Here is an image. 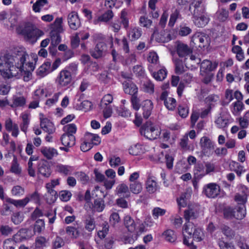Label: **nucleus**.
Wrapping results in <instances>:
<instances>
[{
    "label": "nucleus",
    "mask_w": 249,
    "mask_h": 249,
    "mask_svg": "<svg viewBox=\"0 0 249 249\" xmlns=\"http://www.w3.org/2000/svg\"><path fill=\"white\" fill-rule=\"evenodd\" d=\"M194 24L198 27H203L209 21V18L204 12V13L198 14L197 15H192Z\"/></svg>",
    "instance_id": "15"
},
{
    "label": "nucleus",
    "mask_w": 249,
    "mask_h": 249,
    "mask_svg": "<svg viewBox=\"0 0 249 249\" xmlns=\"http://www.w3.org/2000/svg\"><path fill=\"white\" fill-rule=\"evenodd\" d=\"M152 36L155 38L156 40L160 43H166L172 39V36L169 31L162 30L160 32L156 30L152 34Z\"/></svg>",
    "instance_id": "12"
},
{
    "label": "nucleus",
    "mask_w": 249,
    "mask_h": 249,
    "mask_svg": "<svg viewBox=\"0 0 249 249\" xmlns=\"http://www.w3.org/2000/svg\"><path fill=\"white\" fill-rule=\"evenodd\" d=\"M175 72L178 74L183 73L185 70L182 61L178 59L175 61Z\"/></svg>",
    "instance_id": "56"
},
{
    "label": "nucleus",
    "mask_w": 249,
    "mask_h": 249,
    "mask_svg": "<svg viewBox=\"0 0 249 249\" xmlns=\"http://www.w3.org/2000/svg\"><path fill=\"white\" fill-rule=\"evenodd\" d=\"M26 103V98L23 96L14 95L12 98V103L10 106L12 108L23 107Z\"/></svg>",
    "instance_id": "23"
},
{
    "label": "nucleus",
    "mask_w": 249,
    "mask_h": 249,
    "mask_svg": "<svg viewBox=\"0 0 249 249\" xmlns=\"http://www.w3.org/2000/svg\"><path fill=\"white\" fill-rule=\"evenodd\" d=\"M205 172V166L203 163L198 162L196 164L194 169L195 176H196L199 178H201L206 175Z\"/></svg>",
    "instance_id": "33"
},
{
    "label": "nucleus",
    "mask_w": 249,
    "mask_h": 249,
    "mask_svg": "<svg viewBox=\"0 0 249 249\" xmlns=\"http://www.w3.org/2000/svg\"><path fill=\"white\" fill-rule=\"evenodd\" d=\"M47 193L45 194V198L47 203L52 204L54 203L58 196L57 193L53 189H46Z\"/></svg>",
    "instance_id": "29"
},
{
    "label": "nucleus",
    "mask_w": 249,
    "mask_h": 249,
    "mask_svg": "<svg viewBox=\"0 0 249 249\" xmlns=\"http://www.w3.org/2000/svg\"><path fill=\"white\" fill-rule=\"evenodd\" d=\"M95 227L94 219L91 216H89L85 220V228L89 231H92Z\"/></svg>",
    "instance_id": "50"
},
{
    "label": "nucleus",
    "mask_w": 249,
    "mask_h": 249,
    "mask_svg": "<svg viewBox=\"0 0 249 249\" xmlns=\"http://www.w3.org/2000/svg\"><path fill=\"white\" fill-rule=\"evenodd\" d=\"M40 125L41 128L49 134L53 133L55 128L52 122L46 118L40 117Z\"/></svg>",
    "instance_id": "20"
},
{
    "label": "nucleus",
    "mask_w": 249,
    "mask_h": 249,
    "mask_svg": "<svg viewBox=\"0 0 249 249\" xmlns=\"http://www.w3.org/2000/svg\"><path fill=\"white\" fill-rule=\"evenodd\" d=\"M68 22L70 28L76 30L81 26V22L77 13L72 11L68 16Z\"/></svg>",
    "instance_id": "14"
},
{
    "label": "nucleus",
    "mask_w": 249,
    "mask_h": 249,
    "mask_svg": "<svg viewBox=\"0 0 249 249\" xmlns=\"http://www.w3.org/2000/svg\"><path fill=\"white\" fill-rule=\"evenodd\" d=\"M189 194L187 193H184L181 195L180 197L177 199V202L179 208L185 207L187 204V199Z\"/></svg>",
    "instance_id": "48"
},
{
    "label": "nucleus",
    "mask_w": 249,
    "mask_h": 249,
    "mask_svg": "<svg viewBox=\"0 0 249 249\" xmlns=\"http://www.w3.org/2000/svg\"><path fill=\"white\" fill-rule=\"evenodd\" d=\"M192 41L195 44L198 45L200 48H204L210 43V38L208 35L202 32H197L193 35Z\"/></svg>",
    "instance_id": "8"
},
{
    "label": "nucleus",
    "mask_w": 249,
    "mask_h": 249,
    "mask_svg": "<svg viewBox=\"0 0 249 249\" xmlns=\"http://www.w3.org/2000/svg\"><path fill=\"white\" fill-rule=\"evenodd\" d=\"M120 20L121 23L123 25L124 28L127 29L129 27V18L128 13L125 9L123 10L121 12Z\"/></svg>",
    "instance_id": "42"
},
{
    "label": "nucleus",
    "mask_w": 249,
    "mask_h": 249,
    "mask_svg": "<svg viewBox=\"0 0 249 249\" xmlns=\"http://www.w3.org/2000/svg\"><path fill=\"white\" fill-rule=\"evenodd\" d=\"M246 214V207L244 204H240L234 209L228 208L224 210V215L227 218H235L237 219H242Z\"/></svg>",
    "instance_id": "4"
},
{
    "label": "nucleus",
    "mask_w": 249,
    "mask_h": 249,
    "mask_svg": "<svg viewBox=\"0 0 249 249\" xmlns=\"http://www.w3.org/2000/svg\"><path fill=\"white\" fill-rule=\"evenodd\" d=\"M27 54L23 48H16L12 54H6L0 57V73L4 78L19 77L22 71L23 64Z\"/></svg>",
    "instance_id": "1"
},
{
    "label": "nucleus",
    "mask_w": 249,
    "mask_h": 249,
    "mask_svg": "<svg viewBox=\"0 0 249 249\" xmlns=\"http://www.w3.org/2000/svg\"><path fill=\"white\" fill-rule=\"evenodd\" d=\"M218 19L222 22L226 21L229 17V11L226 9H219L216 13Z\"/></svg>",
    "instance_id": "46"
},
{
    "label": "nucleus",
    "mask_w": 249,
    "mask_h": 249,
    "mask_svg": "<svg viewBox=\"0 0 249 249\" xmlns=\"http://www.w3.org/2000/svg\"><path fill=\"white\" fill-rule=\"evenodd\" d=\"M16 31L18 34L28 39H37L44 34L43 31L31 22L26 23L23 26H18Z\"/></svg>",
    "instance_id": "2"
},
{
    "label": "nucleus",
    "mask_w": 249,
    "mask_h": 249,
    "mask_svg": "<svg viewBox=\"0 0 249 249\" xmlns=\"http://www.w3.org/2000/svg\"><path fill=\"white\" fill-rule=\"evenodd\" d=\"M93 208L94 210L98 212H102L104 208V201L101 198H98L94 200Z\"/></svg>",
    "instance_id": "53"
},
{
    "label": "nucleus",
    "mask_w": 249,
    "mask_h": 249,
    "mask_svg": "<svg viewBox=\"0 0 249 249\" xmlns=\"http://www.w3.org/2000/svg\"><path fill=\"white\" fill-rule=\"evenodd\" d=\"M116 192L118 195L124 198H129L130 196V192L129 190L128 186L124 183L121 184L118 186L116 189Z\"/></svg>",
    "instance_id": "27"
},
{
    "label": "nucleus",
    "mask_w": 249,
    "mask_h": 249,
    "mask_svg": "<svg viewBox=\"0 0 249 249\" xmlns=\"http://www.w3.org/2000/svg\"><path fill=\"white\" fill-rule=\"evenodd\" d=\"M124 224L129 232H133L135 231L136 223L130 216L126 215L124 217Z\"/></svg>",
    "instance_id": "30"
},
{
    "label": "nucleus",
    "mask_w": 249,
    "mask_h": 249,
    "mask_svg": "<svg viewBox=\"0 0 249 249\" xmlns=\"http://www.w3.org/2000/svg\"><path fill=\"white\" fill-rule=\"evenodd\" d=\"M40 152L48 160H52L58 155L57 150L54 148L51 147H42L40 148Z\"/></svg>",
    "instance_id": "19"
},
{
    "label": "nucleus",
    "mask_w": 249,
    "mask_h": 249,
    "mask_svg": "<svg viewBox=\"0 0 249 249\" xmlns=\"http://www.w3.org/2000/svg\"><path fill=\"white\" fill-rule=\"evenodd\" d=\"M176 50L179 57L186 58V57L193 53V48L187 44L178 41L176 42Z\"/></svg>",
    "instance_id": "6"
},
{
    "label": "nucleus",
    "mask_w": 249,
    "mask_h": 249,
    "mask_svg": "<svg viewBox=\"0 0 249 249\" xmlns=\"http://www.w3.org/2000/svg\"><path fill=\"white\" fill-rule=\"evenodd\" d=\"M10 171L16 175H19L21 173V169L19 167V164L18 163L16 158H14L12 161Z\"/></svg>",
    "instance_id": "54"
},
{
    "label": "nucleus",
    "mask_w": 249,
    "mask_h": 249,
    "mask_svg": "<svg viewBox=\"0 0 249 249\" xmlns=\"http://www.w3.org/2000/svg\"><path fill=\"white\" fill-rule=\"evenodd\" d=\"M181 18V16L180 14L179 11H178L177 9L175 10L174 12H173L170 15L168 25L170 27L174 26L177 20Z\"/></svg>",
    "instance_id": "47"
},
{
    "label": "nucleus",
    "mask_w": 249,
    "mask_h": 249,
    "mask_svg": "<svg viewBox=\"0 0 249 249\" xmlns=\"http://www.w3.org/2000/svg\"><path fill=\"white\" fill-rule=\"evenodd\" d=\"M142 89L144 92L152 94L154 92V85L152 81L148 80L143 82Z\"/></svg>",
    "instance_id": "43"
},
{
    "label": "nucleus",
    "mask_w": 249,
    "mask_h": 249,
    "mask_svg": "<svg viewBox=\"0 0 249 249\" xmlns=\"http://www.w3.org/2000/svg\"><path fill=\"white\" fill-rule=\"evenodd\" d=\"M232 52L236 54V58L240 61L244 59V53L242 48L238 45H235L232 48Z\"/></svg>",
    "instance_id": "41"
},
{
    "label": "nucleus",
    "mask_w": 249,
    "mask_h": 249,
    "mask_svg": "<svg viewBox=\"0 0 249 249\" xmlns=\"http://www.w3.org/2000/svg\"><path fill=\"white\" fill-rule=\"evenodd\" d=\"M221 231L223 234L229 239H232L235 236L234 231L228 226H222Z\"/></svg>",
    "instance_id": "39"
},
{
    "label": "nucleus",
    "mask_w": 249,
    "mask_h": 249,
    "mask_svg": "<svg viewBox=\"0 0 249 249\" xmlns=\"http://www.w3.org/2000/svg\"><path fill=\"white\" fill-rule=\"evenodd\" d=\"M197 230L196 226L190 221L187 222L184 226L183 228V243L187 245H189L193 243V241H192L191 243H189V239L191 238L192 235L194 234V232L196 231Z\"/></svg>",
    "instance_id": "9"
},
{
    "label": "nucleus",
    "mask_w": 249,
    "mask_h": 249,
    "mask_svg": "<svg viewBox=\"0 0 249 249\" xmlns=\"http://www.w3.org/2000/svg\"><path fill=\"white\" fill-rule=\"evenodd\" d=\"M158 59L159 57L156 53L151 52L149 53L147 57V60L150 63V65H152L153 69H154L155 66L156 67H158Z\"/></svg>",
    "instance_id": "45"
},
{
    "label": "nucleus",
    "mask_w": 249,
    "mask_h": 249,
    "mask_svg": "<svg viewBox=\"0 0 249 249\" xmlns=\"http://www.w3.org/2000/svg\"><path fill=\"white\" fill-rule=\"evenodd\" d=\"M189 10L192 15L204 13L205 10L203 0H194L190 5Z\"/></svg>",
    "instance_id": "13"
},
{
    "label": "nucleus",
    "mask_w": 249,
    "mask_h": 249,
    "mask_svg": "<svg viewBox=\"0 0 249 249\" xmlns=\"http://www.w3.org/2000/svg\"><path fill=\"white\" fill-rule=\"evenodd\" d=\"M21 117L22 123L20 124V129L22 131L26 132L30 122L29 115L28 114H23Z\"/></svg>",
    "instance_id": "52"
},
{
    "label": "nucleus",
    "mask_w": 249,
    "mask_h": 249,
    "mask_svg": "<svg viewBox=\"0 0 249 249\" xmlns=\"http://www.w3.org/2000/svg\"><path fill=\"white\" fill-rule=\"evenodd\" d=\"M162 235L166 241L171 243L174 242L177 239L175 232L171 230H166L163 233Z\"/></svg>",
    "instance_id": "40"
},
{
    "label": "nucleus",
    "mask_w": 249,
    "mask_h": 249,
    "mask_svg": "<svg viewBox=\"0 0 249 249\" xmlns=\"http://www.w3.org/2000/svg\"><path fill=\"white\" fill-rule=\"evenodd\" d=\"M63 22L62 18H57L54 22L51 24V31H55L57 32H62L63 31L62 23Z\"/></svg>",
    "instance_id": "35"
},
{
    "label": "nucleus",
    "mask_w": 249,
    "mask_h": 249,
    "mask_svg": "<svg viewBox=\"0 0 249 249\" xmlns=\"http://www.w3.org/2000/svg\"><path fill=\"white\" fill-rule=\"evenodd\" d=\"M72 77L70 71L66 70H62L57 76L56 82L61 87L69 85L71 81Z\"/></svg>",
    "instance_id": "10"
},
{
    "label": "nucleus",
    "mask_w": 249,
    "mask_h": 249,
    "mask_svg": "<svg viewBox=\"0 0 249 249\" xmlns=\"http://www.w3.org/2000/svg\"><path fill=\"white\" fill-rule=\"evenodd\" d=\"M61 33L55 31H51L50 33L51 39V45L53 48H55L61 42V37L59 35Z\"/></svg>",
    "instance_id": "34"
},
{
    "label": "nucleus",
    "mask_w": 249,
    "mask_h": 249,
    "mask_svg": "<svg viewBox=\"0 0 249 249\" xmlns=\"http://www.w3.org/2000/svg\"><path fill=\"white\" fill-rule=\"evenodd\" d=\"M107 46L105 43L100 42L96 44L95 48L90 51L91 55L94 58L98 59L106 55Z\"/></svg>",
    "instance_id": "11"
},
{
    "label": "nucleus",
    "mask_w": 249,
    "mask_h": 249,
    "mask_svg": "<svg viewBox=\"0 0 249 249\" xmlns=\"http://www.w3.org/2000/svg\"><path fill=\"white\" fill-rule=\"evenodd\" d=\"M218 63L214 62L213 63L208 60H204L201 63L200 66V70L201 71L207 72L214 70L217 67Z\"/></svg>",
    "instance_id": "22"
},
{
    "label": "nucleus",
    "mask_w": 249,
    "mask_h": 249,
    "mask_svg": "<svg viewBox=\"0 0 249 249\" xmlns=\"http://www.w3.org/2000/svg\"><path fill=\"white\" fill-rule=\"evenodd\" d=\"M124 90L125 93L131 95H136L138 92L137 86L130 80L125 81L123 83Z\"/></svg>",
    "instance_id": "17"
},
{
    "label": "nucleus",
    "mask_w": 249,
    "mask_h": 249,
    "mask_svg": "<svg viewBox=\"0 0 249 249\" xmlns=\"http://www.w3.org/2000/svg\"><path fill=\"white\" fill-rule=\"evenodd\" d=\"M146 189L147 191L150 194L155 193L159 189V186L155 178L149 177L147 178L146 182Z\"/></svg>",
    "instance_id": "21"
},
{
    "label": "nucleus",
    "mask_w": 249,
    "mask_h": 249,
    "mask_svg": "<svg viewBox=\"0 0 249 249\" xmlns=\"http://www.w3.org/2000/svg\"><path fill=\"white\" fill-rule=\"evenodd\" d=\"M51 63L47 61L43 64L37 70L36 73L41 77L46 76L52 71L51 70Z\"/></svg>",
    "instance_id": "26"
},
{
    "label": "nucleus",
    "mask_w": 249,
    "mask_h": 249,
    "mask_svg": "<svg viewBox=\"0 0 249 249\" xmlns=\"http://www.w3.org/2000/svg\"><path fill=\"white\" fill-rule=\"evenodd\" d=\"M200 146L202 153L207 156L211 155L214 149V143L208 137L204 136L200 139Z\"/></svg>",
    "instance_id": "5"
},
{
    "label": "nucleus",
    "mask_w": 249,
    "mask_h": 249,
    "mask_svg": "<svg viewBox=\"0 0 249 249\" xmlns=\"http://www.w3.org/2000/svg\"><path fill=\"white\" fill-rule=\"evenodd\" d=\"M23 220V214L19 212L14 213L11 217V220L16 225L19 224Z\"/></svg>",
    "instance_id": "63"
},
{
    "label": "nucleus",
    "mask_w": 249,
    "mask_h": 249,
    "mask_svg": "<svg viewBox=\"0 0 249 249\" xmlns=\"http://www.w3.org/2000/svg\"><path fill=\"white\" fill-rule=\"evenodd\" d=\"M148 69L151 72L153 77L157 81H161L166 77L167 71L165 68L159 70L157 72L154 71L152 65H149Z\"/></svg>",
    "instance_id": "18"
},
{
    "label": "nucleus",
    "mask_w": 249,
    "mask_h": 249,
    "mask_svg": "<svg viewBox=\"0 0 249 249\" xmlns=\"http://www.w3.org/2000/svg\"><path fill=\"white\" fill-rule=\"evenodd\" d=\"M220 249H235L234 245L232 243L224 242L222 240H219L218 242Z\"/></svg>",
    "instance_id": "64"
},
{
    "label": "nucleus",
    "mask_w": 249,
    "mask_h": 249,
    "mask_svg": "<svg viewBox=\"0 0 249 249\" xmlns=\"http://www.w3.org/2000/svg\"><path fill=\"white\" fill-rule=\"evenodd\" d=\"M115 42L117 43L118 44L121 45L124 51L126 53H128L129 52V49L128 43L127 39L125 37H124L121 41H120L118 38H116L115 40Z\"/></svg>",
    "instance_id": "57"
},
{
    "label": "nucleus",
    "mask_w": 249,
    "mask_h": 249,
    "mask_svg": "<svg viewBox=\"0 0 249 249\" xmlns=\"http://www.w3.org/2000/svg\"><path fill=\"white\" fill-rule=\"evenodd\" d=\"M164 105L168 110H173L176 107V100L172 97H169L167 99Z\"/></svg>",
    "instance_id": "62"
},
{
    "label": "nucleus",
    "mask_w": 249,
    "mask_h": 249,
    "mask_svg": "<svg viewBox=\"0 0 249 249\" xmlns=\"http://www.w3.org/2000/svg\"><path fill=\"white\" fill-rule=\"evenodd\" d=\"M153 108V105L151 100H146L143 102L142 109L143 110V116L144 118L147 119L150 116Z\"/></svg>",
    "instance_id": "25"
},
{
    "label": "nucleus",
    "mask_w": 249,
    "mask_h": 249,
    "mask_svg": "<svg viewBox=\"0 0 249 249\" xmlns=\"http://www.w3.org/2000/svg\"><path fill=\"white\" fill-rule=\"evenodd\" d=\"M61 94L60 92H58L54 94L53 96L51 98L47 99L46 101L45 104L48 107H51L57 103L58 100L60 95Z\"/></svg>",
    "instance_id": "58"
},
{
    "label": "nucleus",
    "mask_w": 249,
    "mask_h": 249,
    "mask_svg": "<svg viewBox=\"0 0 249 249\" xmlns=\"http://www.w3.org/2000/svg\"><path fill=\"white\" fill-rule=\"evenodd\" d=\"M215 124L219 128L226 127L229 123V120L226 118L220 116L215 121Z\"/></svg>",
    "instance_id": "60"
},
{
    "label": "nucleus",
    "mask_w": 249,
    "mask_h": 249,
    "mask_svg": "<svg viewBox=\"0 0 249 249\" xmlns=\"http://www.w3.org/2000/svg\"><path fill=\"white\" fill-rule=\"evenodd\" d=\"M142 135L149 140H155L160 135V131L151 122L147 121L140 129Z\"/></svg>",
    "instance_id": "3"
},
{
    "label": "nucleus",
    "mask_w": 249,
    "mask_h": 249,
    "mask_svg": "<svg viewBox=\"0 0 249 249\" xmlns=\"http://www.w3.org/2000/svg\"><path fill=\"white\" fill-rule=\"evenodd\" d=\"M184 213V218L187 222L196 219L198 216V207L196 205L189 206Z\"/></svg>",
    "instance_id": "16"
},
{
    "label": "nucleus",
    "mask_w": 249,
    "mask_h": 249,
    "mask_svg": "<svg viewBox=\"0 0 249 249\" xmlns=\"http://www.w3.org/2000/svg\"><path fill=\"white\" fill-rule=\"evenodd\" d=\"M179 145L181 148L184 150L186 151L190 150L191 149L190 145L189 143V139L188 134L185 135L180 139Z\"/></svg>",
    "instance_id": "51"
},
{
    "label": "nucleus",
    "mask_w": 249,
    "mask_h": 249,
    "mask_svg": "<svg viewBox=\"0 0 249 249\" xmlns=\"http://www.w3.org/2000/svg\"><path fill=\"white\" fill-rule=\"evenodd\" d=\"M28 230L26 229H22L18 231V232L14 236V238L15 240H24L26 239L28 237V236L26 235Z\"/></svg>",
    "instance_id": "59"
},
{
    "label": "nucleus",
    "mask_w": 249,
    "mask_h": 249,
    "mask_svg": "<svg viewBox=\"0 0 249 249\" xmlns=\"http://www.w3.org/2000/svg\"><path fill=\"white\" fill-rule=\"evenodd\" d=\"M56 170L58 173L66 176L71 174L73 168L70 165L59 164L56 165Z\"/></svg>",
    "instance_id": "31"
},
{
    "label": "nucleus",
    "mask_w": 249,
    "mask_h": 249,
    "mask_svg": "<svg viewBox=\"0 0 249 249\" xmlns=\"http://www.w3.org/2000/svg\"><path fill=\"white\" fill-rule=\"evenodd\" d=\"M114 16V14L110 9H108L102 16L99 17L98 20L100 21L107 22L112 19Z\"/></svg>",
    "instance_id": "49"
},
{
    "label": "nucleus",
    "mask_w": 249,
    "mask_h": 249,
    "mask_svg": "<svg viewBox=\"0 0 249 249\" xmlns=\"http://www.w3.org/2000/svg\"><path fill=\"white\" fill-rule=\"evenodd\" d=\"M13 229L8 225H1L0 226V232L1 235L7 236L12 234Z\"/></svg>",
    "instance_id": "61"
},
{
    "label": "nucleus",
    "mask_w": 249,
    "mask_h": 249,
    "mask_svg": "<svg viewBox=\"0 0 249 249\" xmlns=\"http://www.w3.org/2000/svg\"><path fill=\"white\" fill-rule=\"evenodd\" d=\"M24 64H23V65ZM28 67L29 68V69L27 71H25L23 69V66H22V71L21 73L19 74V77L21 75H26V76H24V80L25 81H27L29 80L30 78V76L31 74L30 71H33L35 69V66L34 65V64L33 63H29L28 64Z\"/></svg>",
    "instance_id": "44"
},
{
    "label": "nucleus",
    "mask_w": 249,
    "mask_h": 249,
    "mask_svg": "<svg viewBox=\"0 0 249 249\" xmlns=\"http://www.w3.org/2000/svg\"><path fill=\"white\" fill-rule=\"evenodd\" d=\"M38 173L43 176L48 178L51 174L50 167L46 163H40L38 167Z\"/></svg>",
    "instance_id": "32"
},
{
    "label": "nucleus",
    "mask_w": 249,
    "mask_h": 249,
    "mask_svg": "<svg viewBox=\"0 0 249 249\" xmlns=\"http://www.w3.org/2000/svg\"><path fill=\"white\" fill-rule=\"evenodd\" d=\"M75 138L73 135L63 134L61 137L62 144L66 147H72L75 144Z\"/></svg>",
    "instance_id": "24"
},
{
    "label": "nucleus",
    "mask_w": 249,
    "mask_h": 249,
    "mask_svg": "<svg viewBox=\"0 0 249 249\" xmlns=\"http://www.w3.org/2000/svg\"><path fill=\"white\" fill-rule=\"evenodd\" d=\"M48 3L47 0H37L33 5V10L35 12H39L40 9Z\"/></svg>",
    "instance_id": "55"
},
{
    "label": "nucleus",
    "mask_w": 249,
    "mask_h": 249,
    "mask_svg": "<svg viewBox=\"0 0 249 249\" xmlns=\"http://www.w3.org/2000/svg\"><path fill=\"white\" fill-rule=\"evenodd\" d=\"M30 198L28 196H26L23 199L20 200H15L11 198H9L7 201L15 205L17 207H24L29 201Z\"/></svg>",
    "instance_id": "36"
},
{
    "label": "nucleus",
    "mask_w": 249,
    "mask_h": 249,
    "mask_svg": "<svg viewBox=\"0 0 249 249\" xmlns=\"http://www.w3.org/2000/svg\"><path fill=\"white\" fill-rule=\"evenodd\" d=\"M84 140L89 142L92 146L93 145H98L101 142V139L98 135L89 132L86 133Z\"/></svg>",
    "instance_id": "28"
},
{
    "label": "nucleus",
    "mask_w": 249,
    "mask_h": 249,
    "mask_svg": "<svg viewBox=\"0 0 249 249\" xmlns=\"http://www.w3.org/2000/svg\"><path fill=\"white\" fill-rule=\"evenodd\" d=\"M129 189L132 193L138 194L142 189V183L139 181L131 182L129 184Z\"/></svg>",
    "instance_id": "38"
},
{
    "label": "nucleus",
    "mask_w": 249,
    "mask_h": 249,
    "mask_svg": "<svg viewBox=\"0 0 249 249\" xmlns=\"http://www.w3.org/2000/svg\"><path fill=\"white\" fill-rule=\"evenodd\" d=\"M66 232L71 238H77L80 235V232L78 227L68 226L66 228Z\"/></svg>",
    "instance_id": "37"
},
{
    "label": "nucleus",
    "mask_w": 249,
    "mask_h": 249,
    "mask_svg": "<svg viewBox=\"0 0 249 249\" xmlns=\"http://www.w3.org/2000/svg\"><path fill=\"white\" fill-rule=\"evenodd\" d=\"M220 187L215 183H210L203 188V193L209 198H215L220 194Z\"/></svg>",
    "instance_id": "7"
}]
</instances>
